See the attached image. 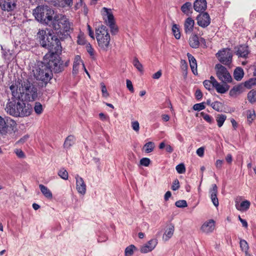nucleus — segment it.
Returning <instances> with one entry per match:
<instances>
[{"label":"nucleus","instance_id":"58836bf2","mask_svg":"<svg viewBox=\"0 0 256 256\" xmlns=\"http://www.w3.org/2000/svg\"><path fill=\"white\" fill-rule=\"evenodd\" d=\"M34 110L38 114H40L43 112V107L42 104L39 102H36L34 106Z\"/></svg>","mask_w":256,"mask_h":256},{"label":"nucleus","instance_id":"052dcab7","mask_svg":"<svg viewBox=\"0 0 256 256\" xmlns=\"http://www.w3.org/2000/svg\"><path fill=\"white\" fill-rule=\"evenodd\" d=\"M179 187H180L179 182H178V180L176 179L174 181V182L172 183V189L173 190H176L178 189Z\"/></svg>","mask_w":256,"mask_h":256},{"label":"nucleus","instance_id":"c85d7f7f","mask_svg":"<svg viewBox=\"0 0 256 256\" xmlns=\"http://www.w3.org/2000/svg\"><path fill=\"white\" fill-rule=\"evenodd\" d=\"M244 74V70L241 68H237L234 71V76L235 80H240L243 78Z\"/></svg>","mask_w":256,"mask_h":256},{"label":"nucleus","instance_id":"bb28decb","mask_svg":"<svg viewBox=\"0 0 256 256\" xmlns=\"http://www.w3.org/2000/svg\"><path fill=\"white\" fill-rule=\"evenodd\" d=\"M249 53L248 48L246 46H240L238 48L236 54L242 58H246Z\"/></svg>","mask_w":256,"mask_h":256},{"label":"nucleus","instance_id":"4be33fe9","mask_svg":"<svg viewBox=\"0 0 256 256\" xmlns=\"http://www.w3.org/2000/svg\"><path fill=\"white\" fill-rule=\"evenodd\" d=\"M206 7L207 2L206 0H196L194 4V10L198 12L204 11Z\"/></svg>","mask_w":256,"mask_h":256},{"label":"nucleus","instance_id":"603ef678","mask_svg":"<svg viewBox=\"0 0 256 256\" xmlns=\"http://www.w3.org/2000/svg\"><path fill=\"white\" fill-rule=\"evenodd\" d=\"M100 86L102 88V96L104 97H108L109 94H108V93L107 91L106 86L105 84H104V83H103V82L100 83Z\"/></svg>","mask_w":256,"mask_h":256},{"label":"nucleus","instance_id":"13d9d810","mask_svg":"<svg viewBox=\"0 0 256 256\" xmlns=\"http://www.w3.org/2000/svg\"><path fill=\"white\" fill-rule=\"evenodd\" d=\"M14 152L16 153V156L20 158H25V154L24 152L20 149H16L14 150Z\"/></svg>","mask_w":256,"mask_h":256},{"label":"nucleus","instance_id":"864d4df0","mask_svg":"<svg viewBox=\"0 0 256 256\" xmlns=\"http://www.w3.org/2000/svg\"><path fill=\"white\" fill-rule=\"evenodd\" d=\"M204 86L205 88L208 90H210L213 88V84L212 82L208 80H205L204 82Z\"/></svg>","mask_w":256,"mask_h":256},{"label":"nucleus","instance_id":"473e14b6","mask_svg":"<svg viewBox=\"0 0 256 256\" xmlns=\"http://www.w3.org/2000/svg\"><path fill=\"white\" fill-rule=\"evenodd\" d=\"M136 250V247L133 245L131 244L128 246L126 247L125 249L124 254L125 256H132L134 252Z\"/></svg>","mask_w":256,"mask_h":256},{"label":"nucleus","instance_id":"2eb2a0df","mask_svg":"<svg viewBox=\"0 0 256 256\" xmlns=\"http://www.w3.org/2000/svg\"><path fill=\"white\" fill-rule=\"evenodd\" d=\"M101 14L106 24L114 22V16L111 9L104 7L102 9Z\"/></svg>","mask_w":256,"mask_h":256},{"label":"nucleus","instance_id":"69168bd1","mask_svg":"<svg viewBox=\"0 0 256 256\" xmlns=\"http://www.w3.org/2000/svg\"><path fill=\"white\" fill-rule=\"evenodd\" d=\"M195 96L198 100H200L202 96V94L200 90H197L195 93Z\"/></svg>","mask_w":256,"mask_h":256},{"label":"nucleus","instance_id":"5fc2aeb1","mask_svg":"<svg viewBox=\"0 0 256 256\" xmlns=\"http://www.w3.org/2000/svg\"><path fill=\"white\" fill-rule=\"evenodd\" d=\"M150 160L148 158H144L140 160V164L144 166H148L150 164Z\"/></svg>","mask_w":256,"mask_h":256},{"label":"nucleus","instance_id":"bf43d9fd","mask_svg":"<svg viewBox=\"0 0 256 256\" xmlns=\"http://www.w3.org/2000/svg\"><path fill=\"white\" fill-rule=\"evenodd\" d=\"M126 87L128 89V90L130 92H134V89L132 82L129 80H126Z\"/></svg>","mask_w":256,"mask_h":256},{"label":"nucleus","instance_id":"338daca9","mask_svg":"<svg viewBox=\"0 0 256 256\" xmlns=\"http://www.w3.org/2000/svg\"><path fill=\"white\" fill-rule=\"evenodd\" d=\"M161 70H158L152 75V78L154 79H158L162 76Z\"/></svg>","mask_w":256,"mask_h":256},{"label":"nucleus","instance_id":"7c9ffc66","mask_svg":"<svg viewBox=\"0 0 256 256\" xmlns=\"http://www.w3.org/2000/svg\"><path fill=\"white\" fill-rule=\"evenodd\" d=\"M74 141L75 138L74 136H68L64 141V147L67 148H70L74 144Z\"/></svg>","mask_w":256,"mask_h":256},{"label":"nucleus","instance_id":"a19ab883","mask_svg":"<svg viewBox=\"0 0 256 256\" xmlns=\"http://www.w3.org/2000/svg\"><path fill=\"white\" fill-rule=\"evenodd\" d=\"M133 65L140 72H142L143 66L136 58H134L132 62Z\"/></svg>","mask_w":256,"mask_h":256},{"label":"nucleus","instance_id":"412c9836","mask_svg":"<svg viewBox=\"0 0 256 256\" xmlns=\"http://www.w3.org/2000/svg\"><path fill=\"white\" fill-rule=\"evenodd\" d=\"M82 64H84L82 62L81 58L79 56H76L74 57L73 68H72V74L74 76L76 75L79 72L80 68L82 67Z\"/></svg>","mask_w":256,"mask_h":256},{"label":"nucleus","instance_id":"72a5a7b5","mask_svg":"<svg viewBox=\"0 0 256 256\" xmlns=\"http://www.w3.org/2000/svg\"><path fill=\"white\" fill-rule=\"evenodd\" d=\"M248 121L249 124H251L254 120L256 118L255 111L253 110H250L246 111Z\"/></svg>","mask_w":256,"mask_h":256},{"label":"nucleus","instance_id":"f704fd0d","mask_svg":"<svg viewBox=\"0 0 256 256\" xmlns=\"http://www.w3.org/2000/svg\"><path fill=\"white\" fill-rule=\"evenodd\" d=\"M172 32L173 34L174 35L175 38L176 39H180V26L176 24H174L172 26Z\"/></svg>","mask_w":256,"mask_h":256},{"label":"nucleus","instance_id":"c9c22d12","mask_svg":"<svg viewBox=\"0 0 256 256\" xmlns=\"http://www.w3.org/2000/svg\"><path fill=\"white\" fill-rule=\"evenodd\" d=\"M73 0H58V4L59 6L64 8L71 6L72 4Z\"/></svg>","mask_w":256,"mask_h":256},{"label":"nucleus","instance_id":"423d86ee","mask_svg":"<svg viewBox=\"0 0 256 256\" xmlns=\"http://www.w3.org/2000/svg\"><path fill=\"white\" fill-rule=\"evenodd\" d=\"M50 26L60 32H68L72 30V24L66 16L62 14H56L52 16Z\"/></svg>","mask_w":256,"mask_h":256},{"label":"nucleus","instance_id":"f257e3e1","mask_svg":"<svg viewBox=\"0 0 256 256\" xmlns=\"http://www.w3.org/2000/svg\"><path fill=\"white\" fill-rule=\"evenodd\" d=\"M10 90L14 98L22 101H34L38 96L37 88L28 80L11 85Z\"/></svg>","mask_w":256,"mask_h":256},{"label":"nucleus","instance_id":"4d7b16f0","mask_svg":"<svg viewBox=\"0 0 256 256\" xmlns=\"http://www.w3.org/2000/svg\"><path fill=\"white\" fill-rule=\"evenodd\" d=\"M240 86H234L230 91V94L231 96L236 95L237 94L240 92Z\"/></svg>","mask_w":256,"mask_h":256},{"label":"nucleus","instance_id":"aec40b11","mask_svg":"<svg viewBox=\"0 0 256 256\" xmlns=\"http://www.w3.org/2000/svg\"><path fill=\"white\" fill-rule=\"evenodd\" d=\"M211 200L216 206H218L219 202L217 198L218 187L216 184L212 185V188L210 190Z\"/></svg>","mask_w":256,"mask_h":256},{"label":"nucleus","instance_id":"ea45409f","mask_svg":"<svg viewBox=\"0 0 256 256\" xmlns=\"http://www.w3.org/2000/svg\"><path fill=\"white\" fill-rule=\"evenodd\" d=\"M58 175L63 180L68 179V172L64 168H62L59 170Z\"/></svg>","mask_w":256,"mask_h":256},{"label":"nucleus","instance_id":"6ab92c4d","mask_svg":"<svg viewBox=\"0 0 256 256\" xmlns=\"http://www.w3.org/2000/svg\"><path fill=\"white\" fill-rule=\"evenodd\" d=\"M0 6L4 10L10 11L14 8L16 4L14 0H4L0 2Z\"/></svg>","mask_w":256,"mask_h":256},{"label":"nucleus","instance_id":"20e7f679","mask_svg":"<svg viewBox=\"0 0 256 256\" xmlns=\"http://www.w3.org/2000/svg\"><path fill=\"white\" fill-rule=\"evenodd\" d=\"M96 36L98 47L104 51H107L110 48V36L108 28L101 25L96 29Z\"/></svg>","mask_w":256,"mask_h":256},{"label":"nucleus","instance_id":"e2e57ef3","mask_svg":"<svg viewBox=\"0 0 256 256\" xmlns=\"http://www.w3.org/2000/svg\"><path fill=\"white\" fill-rule=\"evenodd\" d=\"M196 152L198 156L202 157L204 154V148L202 147H200L196 150Z\"/></svg>","mask_w":256,"mask_h":256},{"label":"nucleus","instance_id":"b1692460","mask_svg":"<svg viewBox=\"0 0 256 256\" xmlns=\"http://www.w3.org/2000/svg\"><path fill=\"white\" fill-rule=\"evenodd\" d=\"M250 204V202L248 200H244L240 203L236 202V208L238 210L244 212L249 209Z\"/></svg>","mask_w":256,"mask_h":256},{"label":"nucleus","instance_id":"1a4fd4ad","mask_svg":"<svg viewBox=\"0 0 256 256\" xmlns=\"http://www.w3.org/2000/svg\"><path fill=\"white\" fill-rule=\"evenodd\" d=\"M8 124L4 118L0 116V134L6 135L8 133H12L14 132L16 128V122L10 118L7 120Z\"/></svg>","mask_w":256,"mask_h":256},{"label":"nucleus","instance_id":"37998d69","mask_svg":"<svg viewBox=\"0 0 256 256\" xmlns=\"http://www.w3.org/2000/svg\"><path fill=\"white\" fill-rule=\"evenodd\" d=\"M240 244L242 250L245 252H248L249 248L248 242L244 240H240Z\"/></svg>","mask_w":256,"mask_h":256},{"label":"nucleus","instance_id":"c756f323","mask_svg":"<svg viewBox=\"0 0 256 256\" xmlns=\"http://www.w3.org/2000/svg\"><path fill=\"white\" fill-rule=\"evenodd\" d=\"M192 10V4L190 2H186L181 7L182 11L186 15H189L191 13Z\"/></svg>","mask_w":256,"mask_h":256},{"label":"nucleus","instance_id":"6e6d98bb","mask_svg":"<svg viewBox=\"0 0 256 256\" xmlns=\"http://www.w3.org/2000/svg\"><path fill=\"white\" fill-rule=\"evenodd\" d=\"M86 49L88 52L90 54V56H94V50L90 43L86 44Z\"/></svg>","mask_w":256,"mask_h":256},{"label":"nucleus","instance_id":"dca6fc26","mask_svg":"<svg viewBox=\"0 0 256 256\" xmlns=\"http://www.w3.org/2000/svg\"><path fill=\"white\" fill-rule=\"evenodd\" d=\"M174 231V226L172 224H167L164 230L162 240L164 242L168 240L173 236Z\"/></svg>","mask_w":256,"mask_h":256},{"label":"nucleus","instance_id":"4468645a","mask_svg":"<svg viewBox=\"0 0 256 256\" xmlns=\"http://www.w3.org/2000/svg\"><path fill=\"white\" fill-rule=\"evenodd\" d=\"M157 244L158 242L156 239H152L141 246L140 252L143 254L152 252L156 248Z\"/></svg>","mask_w":256,"mask_h":256},{"label":"nucleus","instance_id":"ddd939ff","mask_svg":"<svg viewBox=\"0 0 256 256\" xmlns=\"http://www.w3.org/2000/svg\"><path fill=\"white\" fill-rule=\"evenodd\" d=\"M198 24L201 27L206 28L210 23V18L207 12H203L197 16Z\"/></svg>","mask_w":256,"mask_h":256},{"label":"nucleus","instance_id":"6e6552de","mask_svg":"<svg viewBox=\"0 0 256 256\" xmlns=\"http://www.w3.org/2000/svg\"><path fill=\"white\" fill-rule=\"evenodd\" d=\"M216 76L222 83L232 82V78L226 68L220 64H216L214 68Z\"/></svg>","mask_w":256,"mask_h":256},{"label":"nucleus","instance_id":"3c124183","mask_svg":"<svg viewBox=\"0 0 256 256\" xmlns=\"http://www.w3.org/2000/svg\"><path fill=\"white\" fill-rule=\"evenodd\" d=\"M212 107L216 110L219 111L222 108L221 103L218 102H214L210 104Z\"/></svg>","mask_w":256,"mask_h":256},{"label":"nucleus","instance_id":"393cba45","mask_svg":"<svg viewBox=\"0 0 256 256\" xmlns=\"http://www.w3.org/2000/svg\"><path fill=\"white\" fill-rule=\"evenodd\" d=\"M187 56L192 72L194 74H197V63L196 58L190 53L187 54Z\"/></svg>","mask_w":256,"mask_h":256},{"label":"nucleus","instance_id":"39448f33","mask_svg":"<svg viewBox=\"0 0 256 256\" xmlns=\"http://www.w3.org/2000/svg\"><path fill=\"white\" fill-rule=\"evenodd\" d=\"M44 63L52 70V72H59L64 70L63 61L54 52L47 53L44 57Z\"/></svg>","mask_w":256,"mask_h":256},{"label":"nucleus","instance_id":"4c0bfd02","mask_svg":"<svg viewBox=\"0 0 256 256\" xmlns=\"http://www.w3.org/2000/svg\"><path fill=\"white\" fill-rule=\"evenodd\" d=\"M248 101L252 104L256 102V90H252L248 94Z\"/></svg>","mask_w":256,"mask_h":256},{"label":"nucleus","instance_id":"09e8293b","mask_svg":"<svg viewBox=\"0 0 256 256\" xmlns=\"http://www.w3.org/2000/svg\"><path fill=\"white\" fill-rule=\"evenodd\" d=\"M176 168L178 174H184L186 172L185 166L183 164H178Z\"/></svg>","mask_w":256,"mask_h":256},{"label":"nucleus","instance_id":"9b49d317","mask_svg":"<svg viewBox=\"0 0 256 256\" xmlns=\"http://www.w3.org/2000/svg\"><path fill=\"white\" fill-rule=\"evenodd\" d=\"M219 61L225 65H230L232 61V54L230 49L224 48L216 54Z\"/></svg>","mask_w":256,"mask_h":256},{"label":"nucleus","instance_id":"f03ea898","mask_svg":"<svg viewBox=\"0 0 256 256\" xmlns=\"http://www.w3.org/2000/svg\"><path fill=\"white\" fill-rule=\"evenodd\" d=\"M20 100L8 102L5 108L6 112L14 117H25L30 116L32 110L31 106Z\"/></svg>","mask_w":256,"mask_h":256},{"label":"nucleus","instance_id":"5701e85b","mask_svg":"<svg viewBox=\"0 0 256 256\" xmlns=\"http://www.w3.org/2000/svg\"><path fill=\"white\" fill-rule=\"evenodd\" d=\"M194 24V21L191 18H187L184 24V30L186 34H190L193 30Z\"/></svg>","mask_w":256,"mask_h":256},{"label":"nucleus","instance_id":"e433bc0d","mask_svg":"<svg viewBox=\"0 0 256 256\" xmlns=\"http://www.w3.org/2000/svg\"><path fill=\"white\" fill-rule=\"evenodd\" d=\"M154 143L153 142H150L144 145L143 148L146 153H150L154 150Z\"/></svg>","mask_w":256,"mask_h":256},{"label":"nucleus","instance_id":"9d476101","mask_svg":"<svg viewBox=\"0 0 256 256\" xmlns=\"http://www.w3.org/2000/svg\"><path fill=\"white\" fill-rule=\"evenodd\" d=\"M38 36L39 38L40 44L42 47H46L50 44H52L53 37L51 32V30L48 29L40 30L38 33Z\"/></svg>","mask_w":256,"mask_h":256},{"label":"nucleus","instance_id":"774afa93","mask_svg":"<svg viewBox=\"0 0 256 256\" xmlns=\"http://www.w3.org/2000/svg\"><path fill=\"white\" fill-rule=\"evenodd\" d=\"M222 161L220 160H218L216 161V166L218 168H220L222 166Z\"/></svg>","mask_w":256,"mask_h":256},{"label":"nucleus","instance_id":"c03bdc74","mask_svg":"<svg viewBox=\"0 0 256 256\" xmlns=\"http://www.w3.org/2000/svg\"><path fill=\"white\" fill-rule=\"evenodd\" d=\"M200 115L209 124L213 123L214 120L208 114H206L204 112H202L200 113Z\"/></svg>","mask_w":256,"mask_h":256},{"label":"nucleus","instance_id":"2f4dec72","mask_svg":"<svg viewBox=\"0 0 256 256\" xmlns=\"http://www.w3.org/2000/svg\"><path fill=\"white\" fill-rule=\"evenodd\" d=\"M226 118V116L225 114H218L216 116V119L219 128L222 126Z\"/></svg>","mask_w":256,"mask_h":256},{"label":"nucleus","instance_id":"f8f14e48","mask_svg":"<svg viewBox=\"0 0 256 256\" xmlns=\"http://www.w3.org/2000/svg\"><path fill=\"white\" fill-rule=\"evenodd\" d=\"M75 178L76 180V189L78 192L82 196L84 195L86 193V186L84 179L78 174L75 176Z\"/></svg>","mask_w":256,"mask_h":256},{"label":"nucleus","instance_id":"49530a36","mask_svg":"<svg viewBox=\"0 0 256 256\" xmlns=\"http://www.w3.org/2000/svg\"><path fill=\"white\" fill-rule=\"evenodd\" d=\"M256 84V78H251L245 82V86L248 88H250Z\"/></svg>","mask_w":256,"mask_h":256},{"label":"nucleus","instance_id":"79ce46f5","mask_svg":"<svg viewBox=\"0 0 256 256\" xmlns=\"http://www.w3.org/2000/svg\"><path fill=\"white\" fill-rule=\"evenodd\" d=\"M107 25L110 28V32L112 34H117L118 32V28L115 24L114 22L108 24Z\"/></svg>","mask_w":256,"mask_h":256},{"label":"nucleus","instance_id":"f3484780","mask_svg":"<svg viewBox=\"0 0 256 256\" xmlns=\"http://www.w3.org/2000/svg\"><path fill=\"white\" fill-rule=\"evenodd\" d=\"M200 42H205V40L202 38H199L196 34H192L190 38L189 44L190 46L192 48H198L200 46Z\"/></svg>","mask_w":256,"mask_h":256},{"label":"nucleus","instance_id":"680f3d73","mask_svg":"<svg viewBox=\"0 0 256 256\" xmlns=\"http://www.w3.org/2000/svg\"><path fill=\"white\" fill-rule=\"evenodd\" d=\"M180 67L182 70L186 71L188 69V64L185 60H181L180 61Z\"/></svg>","mask_w":256,"mask_h":256},{"label":"nucleus","instance_id":"7ed1b4c3","mask_svg":"<svg viewBox=\"0 0 256 256\" xmlns=\"http://www.w3.org/2000/svg\"><path fill=\"white\" fill-rule=\"evenodd\" d=\"M30 70L31 76H33L37 80L46 82L52 78V70L42 62H38L34 65L32 64Z\"/></svg>","mask_w":256,"mask_h":256},{"label":"nucleus","instance_id":"a211bd4d","mask_svg":"<svg viewBox=\"0 0 256 256\" xmlns=\"http://www.w3.org/2000/svg\"><path fill=\"white\" fill-rule=\"evenodd\" d=\"M214 221L212 220H208L202 225L201 230L205 233L212 232L215 228Z\"/></svg>","mask_w":256,"mask_h":256},{"label":"nucleus","instance_id":"a878e982","mask_svg":"<svg viewBox=\"0 0 256 256\" xmlns=\"http://www.w3.org/2000/svg\"><path fill=\"white\" fill-rule=\"evenodd\" d=\"M216 92L220 94H224L229 89V86L227 84V83H223L222 84L218 82L214 86Z\"/></svg>","mask_w":256,"mask_h":256},{"label":"nucleus","instance_id":"8fccbe9b","mask_svg":"<svg viewBox=\"0 0 256 256\" xmlns=\"http://www.w3.org/2000/svg\"><path fill=\"white\" fill-rule=\"evenodd\" d=\"M205 108L204 102L196 104L193 106V109L195 110H201Z\"/></svg>","mask_w":256,"mask_h":256},{"label":"nucleus","instance_id":"a18cd8bd","mask_svg":"<svg viewBox=\"0 0 256 256\" xmlns=\"http://www.w3.org/2000/svg\"><path fill=\"white\" fill-rule=\"evenodd\" d=\"M176 206L178 208H186L187 206V202L185 200H179L176 202Z\"/></svg>","mask_w":256,"mask_h":256},{"label":"nucleus","instance_id":"0eeeda50","mask_svg":"<svg viewBox=\"0 0 256 256\" xmlns=\"http://www.w3.org/2000/svg\"><path fill=\"white\" fill-rule=\"evenodd\" d=\"M33 14L38 21L50 25L54 11L48 6H38L33 10Z\"/></svg>","mask_w":256,"mask_h":256},{"label":"nucleus","instance_id":"0e129e2a","mask_svg":"<svg viewBox=\"0 0 256 256\" xmlns=\"http://www.w3.org/2000/svg\"><path fill=\"white\" fill-rule=\"evenodd\" d=\"M88 35L90 36V38H92L93 40L94 39V34L93 32V31L92 30V28L89 25H88Z\"/></svg>","mask_w":256,"mask_h":256},{"label":"nucleus","instance_id":"de8ad7c7","mask_svg":"<svg viewBox=\"0 0 256 256\" xmlns=\"http://www.w3.org/2000/svg\"><path fill=\"white\" fill-rule=\"evenodd\" d=\"M132 127L134 130L138 132L140 130V124L137 120L132 121L131 122Z\"/></svg>","mask_w":256,"mask_h":256},{"label":"nucleus","instance_id":"cd10ccee","mask_svg":"<svg viewBox=\"0 0 256 256\" xmlns=\"http://www.w3.org/2000/svg\"><path fill=\"white\" fill-rule=\"evenodd\" d=\"M39 187L41 192L46 198L48 199L52 198V194L50 190L46 186L40 184L39 185Z\"/></svg>","mask_w":256,"mask_h":256}]
</instances>
